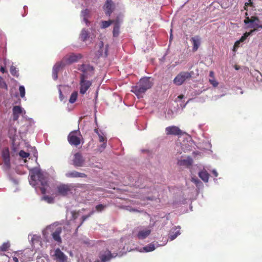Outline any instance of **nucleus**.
<instances>
[{
	"label": "nucleus",
	"instance_id": "obj_24",
	"mask_svg": "<svg viewBox=\"0 0 262 262\" xmlns=\"http://www.w3.org/2000/svg\"><path fill=\"white\" fill-rule=\"evenodd\" d=\"M64 64L62 62H57L53 68L52 77L54 80H56L58 78V72L59 69Z\"/></svg>",
	"mask_w": 262,
	"mask_h": 262
},
{
	"label": "nucleus",
	"instance_id": "obj_4",
	"mask_svg": "<svg viewBox=\"0 0 262 262\" xmlns=\"http://www.w3.org/2000/svg\"><path fill=\"white\" fill-rule=\"evenodd\" d=\"M109 248L110 250H106L100 254V258L101 262H107L117 256H121L123 254V252L120 251V248L118 247V243L117 242H113ZM95 262L100 261L97 260Z\"/></svg>",
	"mask_w": 262,
	"mask_h": 262
},
{
	"label": "nucleus",
	"instance_id": "obj_34",
	"mask_svg": "<svg viewBox=\"0 0 262 262\" xmlns=\"http://www.w3.org/2000/svg\"><path fill=\"white\" fill-rule=\"evenodd\" d=\"M10 246L9 242L4 243L2 246H0V251L5 252L7 251Z\"/></svg>",
	"mask_w": 262,
	"mask_h": 262
},
{
	"label": "nucleus",
	"instance_id": "obj_39",
	"mask_svg": "<svg viewBox=\"0 0 262 262\" xmlns=\"http://www.w3.org/2000/svg\"><path fill=\"white\" fill-rule=\"evenodd\" d=\"M42 199L48 203H53L54 202V198L48 195H45L42 197Z\"/></svg>",
	"mask_w": 262,
	"mask_h": 262
},
{
	"label": "nucleus",
	"instance_id": "obj_7",
	"mask_svg": "<svg viewBox=\"0 0 262 262\" xmlns=\"http://www.w3.org/2000/svg\"><path fill=\"white\" fill-rule=\"evenodd\" d=\"M193 72H182L180 73L174 79L173 82L177 85L182 84L187 79H189Z\"/></svg>",
	"mask_w": 262,
	"mask_h": 262
},
{
	"label": "nucleus",
	"instance_id": "obj_31",
	"mask_svg": "<svg viewBox=\"0 0 262 262\" xmlns=\"http://www.w3.org/2000/svg\"><path fill=\"white\" fill-rule=\"evenodd\" d=\"M89 32L86 30L85 29H83L82 30L81 32L80 33V38L82 41H85L86 40V39L89 37Z\"/></svg>",
	"mask_w": 262,
	"mask_h": 262
},
{
	"label": "nucleus",
	"instance_id": "obj_10",
	"mask_svg": "<svg viewBox=\"0 0 262 262\" xmlns=\"http://www.w3.org/2000/svg\"><path fill=\"white\" fill-rule=\"evenodd\" d=\"M92 81L86 80L83 75H81L80 80L79 92L81 94L84 95L92 85Z\"/></svg>",
	"mask_w": 262,
	"mask_h": 262
},
{
	"label": "nucleus",
	"instance_id": "obj_17",
	"mask_svg": "<svg viewBox=\"0 0 262 262\" xmlns=\"http://www.w3.org/2000/svg\"><path fill=\"white\" fill-rule=\"evenodd\" d=\"M103 9L105 11V14L110 16L114 9V4L112 1L106 0L105 4L104 5Z\"/></svg>",
	"mask_w": 262,
	"mask_h": 262
},
{
	"label": "nucleus",
	"instance_id": "obj_8",
	"mask_svg": "<svg viewBox=\"0 0 262 262\" xmlns=\"http://www.w3.org/2000/svg\"><path fill=\"white\" fill-rule=\"evenodd\" d=\"M28 238L31 242L32 246L36 249H39V247H47V244L44 245L43 243L41 241V238L39 235L37 234H29ZM46 244H47L46 243Z\"/></svg>",
	"mask_w": 262,
	"mask_h": 262
},
{
	"label": "nucleus",
	"instance_id": "obj_48",
	"mask_svg": "<svg viewBox=\"0 0 262 262\" xmlns=\"http://www.w3.org/2000/svg\"><path fill=\"white\" fill-rule=\"evenodd\" d=\"M241 42L239 40H237L233 46V51H236L237 49L239 47V45Z\"/></svg>",
	"mask_w": 262,
	"mask_h": 262
},
{
	"label": "nucleus",
	"instance_id": "obj_14",
	"mask_svg": "<svg viewBox=\"0 0 262 262\" xmlns=\"http://www.w3.org/2000/svg\"><path fill=\"white\" fill-rule=\"evenodd\" d=\"M2 157L4 162L3 168L5 170H7L10 168L9 151L8 148H5L3 150Z\"/></svg>",
	"mask_w": 262,
	"mask_h": 262
},
{
	"label": "nucleus",
	"instance_id": "obj_50",
	"mask_svg": "<svg viewBox=\"0 0 262 262\" xmlns=\"http://www.w3.org/2000/svg\"><path fill=\"white\" fill-rule=\"evenodd\" d=\"M252 2L251 0H249L248 2L246 3L245 4L244 8L245 9L248 10V7L252 6Z\"/></svg>",
	"mask_w": 262,
	"mask_h": 262
},
{
	"label": "nucleus",
	"instance_id": "obj_41",
	"mask_svg": "<svg viewBox=\"0 0 262 262\" xmlns=\"http://www.w3.org/2000/svg\"><path fill=\"white\" fill-rule=\"evenodd\" d=\"M19 91L20 93V96L21 98L25 97V87L23 85H21L19 88Z\"/></svg>",
	"mask_w": 262,
	"mask_h": 262
},
{
	"label": "nucleus",
	"instance_id": "obj_57",
	"mask_svg": "<svg viewBox=\"0 0 262 262\" xmlns=\"http://www.w3.org/2000/svg\"><path fill=\"white\" fill-rule=\"evenodd\" d=\"M259 74L260 75L261 78L260 79V81L262 82V72L259 73Z\"/></svg>",
	"mask_w": 262,
	"mask_h": 262
},
{
	"label": "nucleus",
	"instance_id": "obj_49",
	"mask_svg": "<svg viewBox=\"0 0 262 262\" xmlns=\"http://www.w3.org/2000/svg\"><path fill=\"white\" fill-rule=\"evenodd\" d=\"M191 180L193 183H194L196 184L197 186H199V184L201 183V182L197 178L194 177H192Z\"/></svg>",
	"mask_w": 262,
	"mask_h": 262
},
{
	"label": "nucleus",
	"instance_id": "obj_16",
	"mask_svg": "<svg viewBox=\"0 0 262 262\" xmlns=\"http://www.w3.org/2000/svg\"><path fill=\"white\" fill-rule=\"evenodd\" d=\"M26 113L25 111L20 106L16 105L13 107V118L14 120H17L20 115Z\"/></svg>",
	"mask_w": 262,
	"mask_h": 262
},
{
	"label": "nucleus",
	"instance_id": "obj_47",
	"mask_svg": "<svg viewBox=\"0 0 262 262\" xmlns=\"http://www.w3.org/2000/svg\"><path fill=\"white\" fill-rule=\"evenodd\" d=\"M104 208H105V206H104L103 205H102V204H99L96 206V209L98 211H102V210L104 209Z\"/></svg>",
	"mask_w": 262,
	"mask_h": 262
},
{
	"label": "nucleus",
	"instance_id": "obj_20",
	"mask_svg": "<svg viewBox=\"0 0 262 262\" xmlns=\"http://www.w3.org/2000/svg\"><path fill=\"white\" fill-rule=\"evenodd\" d=\"M190 40L193 45L192 51L193 52L196 51L201 45V37L199 36L196 35L194 37H192Z\"/></svg>",
	"mask_w": 262,
	"mask_h": 262
},
{
	"label": "nucleus",
	"instance_id": "obj_40",
	"mask_svg": "<svg viewBox=\"0 0 262 262\" xmlns=\"http://www.w3.org/2000/svg\"><path fill=\"white\" fill-rule=\"evenodd\" d=\"M0 88L7 90V85L1 76H0Z\"/></svg>",
	"mask_w": 262,
	"mask_h": 262
},
{
	"label": "nucleus",
	"instance_id": "obj_44",
	"mask_svg": "<svg viewBox=\"0 0 262 262\" xmlns=\"http://www.w3.org/2000/svg\"><path fill=\"white\" fill-rule=\"evenodd\" d=\"M19 156L22 158H27L29 157V154L24 150H20L19 152Z\"/></svg>",
	"mask_w": 262,
	"mask_h": 262
},
{
	"label": "nucleus",
	"instance_id": "obj_51",
	"mask_svg": "<svg viewBox=\"0 0 262 262\" xmlns=\"http://www.w3.org/2000/svg\"><path fill=\"white\" fill-rule=\"evenodd\" d=\"M37 262H48V260L47 258L43 257H40L38 258Z\"/></svg>",
	"mask_w": 262,
	"mask_h": 262
},
{
	"label": "nucleus",
	"instance_id": "obj_52",
	"mask_svg": "<svg viewBox=\"0 0 262 262\" xmlns=\"http://www.w3.org/2000/svg\"><path fill=\"white\" fill-rule=\"evenodd\" d=\"M212 173L213 174V175L215 177H217L218 176V173L216 171V170L215 169H213L212 171Z\"/></svg>",
	"mask_w": 262,
	"mask_h": 262
},
{
	"label": "nucleus",
	"instance_id": "obj_1",
	"mask_svg": "<svg viewBox=\"0 0 262 262\" xmlns=\"http://www.w3.org/2000/svg\"><path fill=\"white\" fill-rule=\"evenodd\" d=\"M48 174L42 172L38 168L30 170L29 182L33 187H38L42 194L50 192V187L48 183Z\"/></svg>",
	"mask_w": 262,
	"mask_h": 262
},
{
	"label": "nucleus",
	"instance_id": "obj_5",
	"mask_svg": "<svg viewBox=\"0 0 262 262\" xmlns=\"http://www.w3.org/2000/svg\"><path fill=\"white\" fill-rule=\"evenodd\" d=\"M50 256L55 262H70L68 256L59 248L51 250Z\"/></svg>",
	"mask_w": 262,
	"mask_h": 262
},
{
	"label": "nucleus",
	"instance_id": "obj_28",
	"mask_svg": "<svg viewBox=\"0 0 262 262\" xmlns=\"http://www.w3.org/2000/svg\"><path fill=\"white\" fill-rule=\"evenodd\" d=\"M120 33V24L119 21L116 20L115 22L114 29L113 31V34L114 37H117L119 36Z\"/></svg>",
	"mask_w": 262,
	"mask_h": 262
},
{
	"label": "nucleus",
	"instance_id": "obj_38",
	"mask_svg": "<svg viewBox=\"0 0 262 262\" xmlns=\"http://www.w3.org/2000/svg\"><path fill=\"white\" fill-rule=\"evenodd\" d=\"M113 23L112 20L102 21L101 22V28L105 29L108 27Z\"/></svg>",
	"mask_w": 262,
	"mask_h": 262
},
{
	"label": "nucleus",
	"instance_id": "obj_61",
	"mask_svg": "<svg viewBox=\"0 0 262 262\" xmlns=\"http://www.w3.org/2000/svg\"><path fill=\"white\" fill-rule=\"evenodd\" d=\"M171 39H172V34H171L170 36V40H171Z\"/></svg>",
	"mask_w": 262,
	"mask_h": 262
},
{
	"label": "nucleus",
	"instance_id": "obj_2",
	"mask_svg": "<svg viewBox=\"0 0 262 262\" xmlns=\"http://www.w3.org/2000/svg\"><path fill=\"white\" fill-rule=\"evenodd\" d=\"M61 231V225L56 223L47 227V228L42 231L43 242L46 243H49L50 239V235L51 234L53 239L59 245L62 242L60 237Z\"/></svg>",
	"mask_w": 262,
	"mask_h": 262
},
{
	"label": "nucleus",
	"instance_id": "obj_35",
	"mask_svg": "<svg viewBox=\"0 0 262 262\" xmlns=\"http://www.w3.org/2000/svg\"><path fill=\"white\" fill-rule=\"evenodd\" d=\"M17 132V129L16 127L11 126L10 127L9 129V135L11 138H14Z\"/></svg>",
	"mask_w": 262,
	"mask_h": 262
},
{
	"label": "nucleus",
	"instance_id": "obj_30",
	"mask_svg": "<svg viewBox=\"0 0 262 262\" xmlns=\"http://www.w3.org/2000/svg\"><path fill=\"white\" fill-rule=\"evenodd\" d=\"M200 178L204 182H208L209 174L206 170H202L199 172Z\"/></svg>",
	"mask_w": 262,
	"mask_h": 262
},
{
	"label": "nucleus",
	"instance_id": "obj_32",
	"mask_svg": "<svg viewBox=\"0 0 262 262\" xmlns=\"http://www.w3.org/2000/svg\"><path fill=\"white\" fill-rule=\"evenodd\" d=\"M256 29H253L251 30L249 32H246L244 34V35L241 37V38L238 40L241 42H244L246 39L250 35H252V33L255 32Z\"/></svg>",
	"mask_w": 262,
	"mask_h": 262
},
{
	"label": "nucleus",
	"instance_id": "obj_25",
	"mask_svg": "<svg viewBox=\"0 0 262 262\" xmlns=\"http://www.w3.org/2000/svg\"><path fill=\"white\" fill-rule=\"evenodd\" d=\"M91 12L88 9H85L81 11L80 16L82 19V20L88 26L90 24V21L88 20V18L90 17Z\"/></svg>",
	"mask_w": 262,
	"mask_h": 262
},
{
	"label": "nucleus",
	"instance_id": "obj_54",
	"mask_svg": "<svg viewBox=\"0 0 262 262\" xmlns=\"http://www.w3.org/2000/svg\"><path fill=\"white\" fill-rule=\"evenodd\" d=\"M11 180L13 182V183L15 184H17L18 183V182L17 180L12 179Z\"/></svg>",
	"mask_w": 262,
	"mask_h": 262
},
{
	"label": "nucleus",
	"instance_id": "obj_33",
	"mask_svg": "<svg viewBox=\"0 0 262 262\" xmlns=\"http://www.w3.org/2000/svg\"><path fill=\"white\" fill-rule=\"evenodd\" d=\"M155 249V246L153 244H149L143 248V252H151Z\"/></svg>",
	"mask_w": 262,
	"mask_h": 262
},
{
	"label": "nucleus",
	"instance_id": "obj_26",
	"mask_svg": "<svg viewBox=\"0 0 262 262\" xmlns=\"http://www.w3.org/2000/svg\"><path fill=\"white\" fill-rule=\"evenodd\" d=\"M66 176L68 178H85L86 174L83 173H80L76 171H72L66 173Z\"/></svg>",
	"mask_w": 262,
	"mask_h": 262
},
{
	"label": "nucleus",
	"instance_id": "obj_22",
	"mask_svg": "<svg viewBox=\"0 0 262 262\" xmlns=\"http://www.w3.org/2000/svg\"><path fill=\"white\" fill-rule=\"evenodd\" d=\"M57 191L59 194L62 195H66L70 191V187L68 185H60L57 187Z\"/></svg>",
	"mask_w": 262,
	"mask_h": 262
},
{
	"label": "nucleus",
	"instance_id": "obj_27",
	"mask_svg": "<svg viewBox=\"0 0 262 262\" xmlns=\"http://www.w3.org/2000/svg\"><path fill=\"white\" fill-rule=\"evenodd\" d=\"M248 26L249 28H254V29H256L255 31L257 30V28L262 29V25L259 24V19L255 17L253 18L251 24L249 25Z\"/></svg>",
	"mask_w": 262,
	"mask_h": 262
},
{
	"label": "nucleus",
	"instance_id": "obj_64",
	"mask_svg": "<svg viewBox=\"0 0 262 262\" xmlns=\"http://www.w3.org/2000/svg\"><path fill=\"white\" fill-rule=\"evenodd\" d=\"M235 69H236V70H238V69L237 67H236V68H235Z\"/></svg>",
	"mask_w": 262,
	"mask_h": 262
},
{
	"label": "nucleus",
	"instance_id": "obj_62",
	"mask_svg": "<svg viewBox=\"0 0 262 262\" xmlns=\"http://www.w3.org/2000/svg\"><path fill=\"white\" fill-rule=\"evenodd\" d=\"M30 120H31V122H32L33 123H34V121H33V120H32V119H30Z\"/></svg>",
	"mask_w": 262,
	"mask_h": 262
},
{
	"label": "nucleus",
	"instance_id": "obj_60",
	"mask_svg": "<svg viewBox=\"0 0 262 262\" xmlns=\"http://www.w3.org/2000/svg\"><path fill=\"white\" fill-rule=\"evenodd\" d=\"M131 210H132V211H137V210L136 209H132Z\"/></svg>",
	"mask_w": 262,
	"mask_h": 262
},
{
	"label": "nucleus",
	"instance_id": "obj_11",
	"mask_svg": "<svg viewBox=\"0 0 262 262\" xmlns=\"http://www.w3.org/2000/svg\"><path fill=\"white\" fill-rule=\"evenodd\" d=\"M192 144L193 143L192 142L188 141L186 142L184 141L183 143L178 142L176 143L175 149L177 151V153L181 154L182 152L180 149V148H181L182 150H183L184 152L190 151L191 150L190 147H191Z\"/></svg>",
	"mask_w": 262,
	"mask_h": 262
},
{
	"label": "nucleus",
	"instance_id": "obj_3",
	"mask_svg": "<svg viewBox=\"0 0 262 262\" xmlns=\"http://www.w3.org/2000/svg\"><path fill=\"white\" fill-rule=\"evenodd\" d=\"M153 83L152 79L150 77H143L136 85L132 87L131 92L134 93L138 98H142L146 91L151 88Z\"/></svg>",
	"mask_w": 262,
	"mask_h": 262
},
{
	"label": "nucleus",
	"instance_id": "obj_56",
	"mask_svg": "<svg viewBox=\"0 0 262 262\" xmlns=\"http://www.w3.org/2000/svg\"><path fill=\"white\" fill-rule=\"evenodd\" d=\"M183 97H184V96H183V95H180V96H179L178 97V98H179V99H183Z\"/></svg>",
	"mask_w": 262,
	"mask_h": 262
},
{
	"label": "nucleus",
	"instance_id": "obj_37",
	"mask_svg": "<svg viewBox=\"0 0 262 262\" xmlns=\"http://www.w3.org/2000/svg\"><path fill=\"white\" fill-rule=\"evenodd\" d=\"M10 72L11 74L17 77L18 76V71L16 68L14 67L13 66H12L10 67Z\"/></svg>",
	"mask_w": 262,
	"mask_h": 262
},
{
	"label": "nucleus",
	"instance_id": "obj_13",
	"mask_svg": "<svg viewBox=\"0 0 262 262\" xmlns=\"http://www.w3.org/2000/svg\"><path fill=\"white\" fill-rule=\"evenodd\" d=\"M182 131L178 126L172 125L169 126L165 128V134L167 136H179L182 135Z\"/></svg>",
	"mask_w": 262,
	"mask_h": 262
},
{
	"label": "nucleus",
	"instance_id": "obj_43",
	"mask_svg": "<svg viewBox=\"0 0 262 262\" xmlns=\"http://www.w3.org/2000/svg\"><path fill=\"white\" fill-rule=\"evenodd\" d=\"M254 17H251V18H249V17H247L244 20V23L246 24H248V25L251 24Z\"/></svg>",
	"mask_w": 262,
	"mask_h": 262
},
{
	"label": "nucleus",
	"instance_id": "obj_12",
	"mask_svg": "<svg viewBox=\"0 0 262 262\" xmlns=\"http://www.w3.org/2000/svg\"><path fill=\"white\" fill-rule=\"evenodd\" d=\"M78 69L83 73L81 75H83L84 77L93 74L94 71L93 67L89 64H82L79 66Z\"/></svg>",
	"mask_w": 262,
	"mask_h": 262
},
{
	"label": "nucleus",
	"instance_id": "obj_23",
	"mask_svg": "<svg viewBox=\"0 0 262 262\" xmlns=\"http://www.w3.org/2000/svg\"><path fill=\"white\" fill-rule=\"evenodd\" d=\"M2 258V259L4 260L5 262H9L10 261V257H9L6 255H1ZM13 262H19V260L21 261V258L20 256V253L19 252H16L14 254V255L12 257V259Z\"/></svg>",
	"mask_w": 262,
	"mask_h": 262
},
{
	"label": "nucleus",
	"instance_id": "obj_59",
	"mask_svg": "<svg viewBox=\"0 0 262 262\" xmlns=\"http://www.w3.org/2000/svg\"><path fill=\"white\" fill-rule=\"evenodd\" d=\"M87 217V216H83V221L85 220Z\"/></svg>",
	"mask_w": 262,
	"mask_h": 262
},
{
	"label": "nucleus",
	"instance_id": "obj_36",
	"mask_svg": "<svg viewBox=\"0 0 262 262\" xmlns=\"http://www.w3.org/2000/svg\"><path fill=\"white\" fill-rule=\"evenodd\" d=\"M78 93L77 92H74L72 93L70 98L69 99V102L71 103H74L77 98Z\"/></svg>",
	"mask_w": 262,
	"mask_h": 262
},
{
	"label": "nucleus",
	"instance_id": "obj_9",
	"mask_svg": "<svg viewBox=\"0 0 262 262\" xmlns=\"http://www.w3.org/2000/svg\"><path fill=\"white\" fill-rule=\"evenodd\" d=\"M80 133L78 130L71 132L68 136V141L70 144L75 146L78 145L80 143Z\"/></svg>",
	"mask_w": 262,
	"mask_h": 262
},
{
	"label": "nucleus",
	"instance_id": "obj_19",
	"mask_svg": "<svg viewBox=\"0 0 262 262\" xmlns=\"http://www.w3.org/2000/svg\"><path fill=\"white\" fill-rule=\"evenodd\" d=\"M82 56L80 54H72L69 57H66L64 60L67 63L70 64L77 62L79 59L82 58Z\"/></svg>",
	"mask_w": 262,
	"mask_h": 262
},
{
	"label": "nucleus",
	"instance_id": "obj_63",
	"mask_svg": "<svg viewBox=\"0 0 262 262\" xmlns=\"http://www.w3.org/2000/svg\"><path fill=\"white\" fill-rule=\"evenodd\" d=\"M193 154L194 155H196V152H193Z\"/></svg>",
	"mask_w": 262,
	"mask_h": 262
},
{
	"label": "nucleus",
	"instance_id": "obj_42",
	"mask_svg": "<svg viewBox=\"0 0 262 262\" xmlns=\"http://www.w3.org/2000/svg\"><path fill=\"white\" fill-rule=\"evenodd\" d=\"M209 82L214 86L216 87L217 86L219 83L214 78H211L209 80Z\"/></svg>",
	"mask_w": 262,
	"mask_h": 262
},
{
	"label": "nucleus",
	"instance_id": "obj_55",
	"mask_svg": "<svg viewBox=\"0 0 262 262\" xmlns=\"http://www.w3.org/2000/svg\"><path fill=\"white\" fill-rule=\"evenodd\" d=\"M213 75H214V73H213V72H212V71H210V72H209V76H210V77H211V78H214Z\"/></svg>",
	"mask_w": 262,
	"mask_h": 262
},
{
	"label": "nucleus",
	"instance_id": "obj_29",
	"mask_svg": "<svg viewBox=\"0 0 262 262\" xmlns=\"http://www.w3.org/2000/svg\"><path fill=\"white\" fill-rule=\"evenodd\" d=\"M94 131L98 136L99 142H103L107 141L106 136L104 133L101 130H99L97 128L95 129Z\"/></svg>",
	"mask_w": 262,
	"mask_h": 262
},
{
	"label": "nucleus",
	"instance_id": "obj_45",
	"mask_svg": "<svg viewBox=\"0 0 262 262\" xmlns=\"http://www.w3.org/2000/svg\"><path fill=\"white\" fill-rule=\"evenodd\" d=\"M102 143V144L99 147V150L100 152L103 150L106 147V142H103Z\"/></svg>",
	"mask_w": 262,
	"mask_h": 262
},
{
	"label": "nucleus",
	"instance_id": "obj_46",
	"mask_svg": "<svg viewBox=\"0 0 262 262\" xmlns=\"http://www.w3.org/2000/svg\"><path fill=\"white\" fill-rule=\"evenodd\" d=\"M63 87L61 85H59L58 87V91L59 93V98L61 101H63L64 99L63 95L62 94L61 89V88Z\"/></svg>",
	"mask_w": 262,
	"mask_h": 262
},
{
	"label": "nucleus",
	"instance_id": "obj_18",
	"mask_svg": "<svg viewBox=\"0 0 262 262\" xmlns=\"http://www.w3.org/2000/svg\"><path fill=\"white\" fill-rule=\"evenodd\" d=\"M192 159L190 157H187L186 158L182 157L178 160V164L180 166L187 167L192 164Z\"/></svg>",
	"mask_w": 262,
	"mask_h": 262
},
{
	"label": "nucleus",
	"instance_id": "obj_6",
	"mask_svg": "<svg viewBox=\"0 0 262 262\" xmlns=\"http://www.w3.org/2000/svg\"><path fill=\"white\" fill-rule=\"evenodd\" d=\"M153 226L154 224L152 226L138 227L136 229L137 232L136 235L138 238L139 239L146 238L150 234Z\"/></svg>",
	"mask_w": 262,
	"mask_h": 262
},
{
	"label": "nucleus",
	"instance_id": "obj_53",
	"mask_svg": "<svg viewBox=\"0 0 262 262\" xmlns=\"http://www.w3.org/2000/svg\"><path fill=\"white\" fill-rule=\"evenodd\" d=\"M0 71L1 72H2L3 73H5L6 72V70H5V68L3 67H2L1 68H0Z\"/></svg>",
	"mask_w": 262,
	"mask_h": 262
},
{
	"label": "nucleus",
	"instance_id": "obj_15",
	"mask_svg": "<svg viewBox=\"0 0 262 262\" xmlns=\"http://www.w3.org/2000/svg\"><path fill=\"white\" fill-rule=\"evenodd\" d=\"M84 160L79 153H76L74 156L73 164L75 167H82L83 165Z\"/></svg>",
	"mask_w": 262,
	"mask_h": 262
},
{
	"label": "nucleus",
	"instance_id": "obj_21",
	"mask_svg": "<svg viewBox=\"0 0 262 262\" xmlns=\"http://www.w3.org/2000/svg\"><path fill=\"white\" fill-rule=\"evenodd\" d=\"M180 229V226L176 227L171 229L168 237L170 241L174 240L178 235H180L181 232Z\"/></svg>",
	"mask_w": 262,
	"mask_h": 262
},
{
	"label": "nucleus",
	"instance_id": "obj_58",
	"mask_svg": "<svg viewBox=\"0 0 262 262\" xmlns=\"http://www.w3.org/2000/svg\"><path fill=\"white\" fill-rule=\"evenodd\" d=\"M147 199H148V200H154V198H153L148 197V198H147Z\"/></svg>",
	"mask_w": 262,
	"mask_h": 262
}]
</instances>
